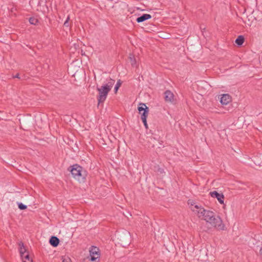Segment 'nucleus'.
Returning a JSON list of instances; mask_svg holds the SVG:
<instances>
[{
	"label": "nucleus",
	"instance_id": "4",
	"mask_svg": "<svg viewBox=\"0 0 262 262\" xmlns=\"http://www.w3.org/2000/svg\"><path fill=\"white\" fill-rule=\"evenodd\" d=\"M83 168L80 165L76 164L69 167L68 170L71 172L73 177L80 181L84 179V176L82 173Z\"/></svg>",
	"mask_w": 262,
	"mask_h": 262
},
{
	"label": "nucleus",
	"instance_id": "15",
	"mask_svg": "<svg viewBox=\"0 0 262 262\" xmlns=\"http://www.w3.org/2000/svg\"><path fill=\"white\" fill-rule=\"evenodd\" d=\"M129 58L130 62L132 66H135V64L136 63V59H135L134 56L130 54L129 55Z\"/></svg>",
	"mask_w": 262,
	"mask_h": 262
},
{
	"label": "nucleus",
	"instance_id": "17",
	"mask_svg": "<svg viewBox=\"0 0 262 262\" xmlns=\"http://www.w3.org/2000/svg\"><path fill=\"white\" fill-rule=\"evenodd\" d=\"M32 259L30 257L29 254L28 252L25 253V254L24 255V260H28L29 261H31Z\"/></svg>",
	"mask_w": 262,
	"mask_h": 262
},
{
	"label": "nucleus",
	"instance_id": "18",
	"mask_svg": "<svg viewBox=\"0 0 262 262\" xmlns=\"http://www.w3.org/2000/svg\"><path fill=\"white\" fill-rule=\"evenodd\" d=\"M18 207L20 210H25L27 208V206L26 205H24L21 203L18 204Z\"/></svg>",
	"mask_w": 262,
	"mask_h": 262
},
{
	"label": "nucleus",
	"instance_id": "11",
	"mask_svg": "<svg viewBox=\"0 0 262 262\" xmlns=\"http://www.w3.org/2000/svg\"><path fill=\"white\" fill-rule=\"evenodd\" d=\"M151 18V16L148 14H144L140 17H138L136 20L138 23H141Z\"/></svg>",
	"mask_w": 262,
	"mask_h": 262
},
{
	"label": "nucleus",
	"instance_id": "7",
	"mask_svg": "<svg viewBox=\"0 0 262 262\" xmlns=\"http://www.w3.org/2000/svg\"><path fill=\"white\" fill-rule=\"evenodd\" d=\"M209 194L211 197L216 198L220 204H224V195L223 193H218L216 191H211Z\"/></svg>",
	"mask_w": 262,
	"mask_h": 262
},
{
	"label": "nucleus",
	"instance_id": "6",
	"mask_svg": "<svg viewBox=\"0 0 262 262\" xmlns=\"http://www.w3.org/2000/svg\"><path fill=\"white\" fill-rule=\"evenodd\" d=\"M90 255L87 257L86 259L92 261L95 260L97 257H95V255L98 254V248L96 246H92L90 250Z\"/></svg>",
	"mask_w": 262,
	"mask_h": 262
},
{
	"label": "nucleus",
	"instance_id": "9",
	"mask_svg": "<svg viewBox=\"0 0 262 262\" xmlns=\"http://www.w3.org/2000/svg\"><path fill=\"white\" fill-rule=\"evenodd\" d=\"M164 98L166 102H174V95L170 91L167 90L164 93Z\"/></svg>",
	"mask_w": 262,
	"mask_h": 262
},
{
	"label": "nucleus",
	"instance_id": "2",
	"mask_svg": "<svg viewBox=\"0 0 262 262\" xmlns=\"http://www.w3.org/2000/svg\"><path fill=\"white\" fill-rule=\"evenodd\" d=\"M206 222L211 226L221 230L225 229V225L223 224L222 219L212 211L211 214L208 215Z\"/></svg>",
	"mask_w": 262,
	"mask_h": 262
},
{
	"label": "nucleus",
	"instance_id": "25",
	"mask_svg": "<svg viewBox=\"0 0 262 262\" xmlns=\"http://www.w3.org/2000/svg\"><path fill=\"white\" fill-rule=\"evenodd\" d=\"M96 89L98 91V85H96Z\"/></svg>",
	"mask_w": 262,
	"mask_h": 262
},
{
	"label": "nucleus",
	"instance_id": "21",
	"mask_svg": "<svg viewBox=\"0 0 262 262\" xmlns=\"http://www.w3.org/2000/svg\"><path fill=\"white\" fill-rule=\"evenodd\" d=\"M142 122H143V123L144 124V125L145 127V128H148V125H147V123L146 119H145L144 117V119H142Z\"/></svg>",
	"mask_w": 262,
	"mask_h": 262
},
{
	"label": "nucleus",
	"instance_id": "1",
	"mask_svg": "<svg viewBox=\"0 0 262 262\" xmlns=\"http://www.w3.org/2000/svg\"><path fill=\"white\" fill-rule=\"evenodd\" d=\"M188 204L190 205V209L201 220L206 221L208 218V215L211 214L212 211L205 209L202 205L190 201H189Z\"/></svg>",
	"mask_w": 262,
	"mask_h": 262
},
{
	"label": "nucleus",
	"instance_id": "20",
	"mask_svg": "<svg viewBox=\"0 0 262 262\" xmlns=\"http://www.w3.org/2000/svg\"><path fill=\"white\" fill-rule=\"evenodd\" d=\"M24 76H22V77H20L19 74L18 73L13 76V78H18L20 79H24Z\"/></svg>",
	"mask_w": 262,
	"mask_h": 262
},
{
	"label": "nucleus",
	"instance_id": "8",
	"mask_svg": "<svg viewBox=\"0 0 262 262\" xmlns=\"http://www.w3.org/2000/svg\"><path fill=\"white\" fill-rule=\"evenodd\" d=\"M220 96V102L223 105H227L231 101V97L228 94H222Z\"/></svg>",
	"mask_w": 262,
	"mask_h": 262
},
{
	"label": "nucleus",
	"instance_id": "16",
	"mask_svg": "<svg viewBox=\"0 0 262 262\" xmlns=\"http://www.w3.org/2000/svg\"><path fill=\"white\" fill-rule=\"evenodd\" d=\"M121 80H119L117 83L116 84L115 86V88H114V91H115V93H116L119 89V88H120V86H121Z\"/></svg>",
	"mask_w": 262,
	"mask_h": 262
},
{
	"label": "nucleus",
	"instance_id": "19",
	"mask_svg": "<svg viewBox=\"0 0 262 262\" xmlns=\"http://www.w3.org/2000/svg\"><path fill=\"white\" fill-rule=\"evenodd\" d=\"M69 19H70V17H69V16H68L67 17L66 21L64 23V26L65 27H68L69 26V25H70V24H69Z\"/></svg>",
	"mask_w": 262,
	"mask_h": 262
},
{
	"label": "nucleus",
	"instance_id": "3",
	"mask_svg": "<svg viewBox=\"0 0 262 262\" xmlns=\"http://www.w3.org/2000/svg\"><path fill=\"white\" fill-rule=\"evenodd\" d=\"M115 82L114 80L110 79L99 88V104L106 100L107 94L113 88Z\"/></svg>",
	"mask_w": 262,
	"mask_h": 262
},
{
	"label": "nucleus",
	"instance_id": "26",
	"mask_svg": "<svg viewBox=\"0 0 262 262\" xmlns=\"http://www.w3.org/2000/svg\"><path fill=\"white\" fill-rule=\"evenodd\" d=\"M94 77H95V78H96V75L94 72Z\"/></svg>",
	"mask_w": 262,
	"mask_h": 262
},
{
	"label": "nucleus",
	"instance_id": "24",
	"mask_svg": "<svg viewBox=\"0 0 262 262\" xmlns=\"http://www.w3.org/2000/svg\"><path fill=\"white\" fill-rule=\"evenodd\" d=\"M23 262H32V260H31V261H29L28 260H24V259H23Z\"/></svg>",
	"mask_w": 262,
	"mask_h": 262
},
{
	"label": "nucleus",
	"instance_id": "14",
	"mask_svg": "<svg viewBox=\"0 0 262 262\" xmlns=\"http://www.w3.org/2000/svg\"><path fill=\"white\" fill-rule=\"evenodd\" d=\"M29 20L30 23L32 25H36L38 23V19L33 17H30Z\"/></svg>",
	"mask_w": 262,
	"mask_h": 262
},
{
	"label": "nucleus",
	"instance_id": "13",
	"mask_svg": "<svg viewBox=\"0 0 262 262\" xmlns=\"http://www.w3.org/2000/svg\"><path fill=\"white\" fill-rule=\"evenodd\" d=\"M244 41V38L243 36H238L235 40V42L239 46L242 45Z\"/></svg>",
	"mask_w": 262,
	"mask_h": 262
},
{
	"label": "nucleus",
	"instance_id": "23",
	"mask_svg": "<svg viewBox=\"0 0 262 262\" xmlns=\"http://www.w3.org/2000/svg\"><path fill=\"white\" fill-rule=\"evenodd\" d=\"M259 253L261 255H262V247H261L260 250H259Z\"/></svg>",
	"mask_w": 262,
	"mask_h": 262
},
{
	"label": "nucleus",
	"instance_id": "27",
	"mask_svg": "<svg viewBox=\"0 0 262 262\" xmlns=\"http://www.w3.org/2000/svg\"><path fill=\"white\" fill-rule=\"evenodd\" d=\"M97 98L98 100V95H97Z\"/></svg>",
	"mask_w": 262,
	"mask_h": 262
},
{
	"label": "nucleus",
	"instance_id": "5",
	"mask_svg": "<svg viewBox=\"0 0 262 262\" xmlns=\"http://www.w3.org/2000/svg\"><path fill=\"white\" fill-rule=\"evenodd\" d=\"M138 111L141 114V118L144 119V117L146 119L148 114V108L144 103H140L138 107Z\"/></svg>",
	"mask_w": 262,
	"mask_h": 262
},
{
	"label": "nucleus",
	"instance_id": "10",
	"mask_svg": "<svg viewBox=\"0 0 262 262\" xmlns=\"http://www.w3.org/2000/svg\"><path fill=\"white\" fill-rule=\"evenodd\" d=\"M49 243L54 247H56L59 243V239L56 236H52L49 239Z\"/></svg>",
	"mask_w": 262,
	"mask_h": 262
},
{
	"label": "nucleus",
	"instance_id": "12",
	"mask_svg": "<svg viewBox=\"0 0 262 262\" xmlns=\"http://www.w3.org/2000/svg\"><path fill=\"white\" fill-rule=\"evenodd\" d=\"M19 253L20 256L22 259H24V255L25 254V253L27 252V250L24 246V243L23 242H20L19 243Z\"/></svg>",
	"mask_w": 262,
	"mask_h": 262
},
{
	"label": "nucleus",
	"instance_id": "22",
	"mask_svg": "<svg viewBox=\"0 0 262 262\" xmlns=\"http://www.w3.org/2000/svg\"><path fill=\"white\" fill-rule=\"evenodd\" d=\"M62 262H71V260L68 258V259H64L62 260Z\"/></svg>",
	"mask_w": 262,
	"mask_h": 262
}]
</instances>
